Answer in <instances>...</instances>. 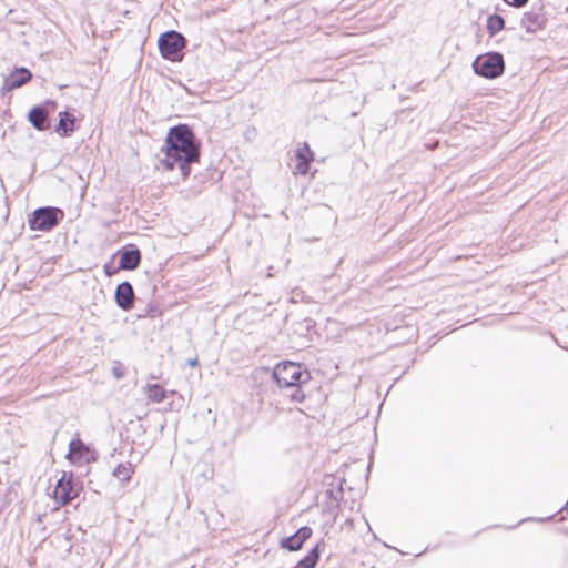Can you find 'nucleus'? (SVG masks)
I'll list each match as a JSON object with an SVG mask.
<instances>
[{"mask_svg":"<svg viewBox=\"0 0 568 568\" xmlns=\"http://www.w3.org/2000/svg\"><path fill=\"white\" fill-rule=\"evenodd\" d=\"M163 150V166L169 171L178 166L184 180L191 174V164L200 162L201 144L187 124H178L169 129Z\"/></svg>","mask_w":568,"mask_h":568,"instance_id":"nucleus-1","label":"nucleus"},{"mask_svg":"<svg viewBox=\"0 0 568 568\" xmlns=\"http://www.w3.org/2000/svg\"><path fill=\"white\" fill-rule=\"evenodd\" d=\"M272 376L284 397L293 403L305 400L304 386L311 381V373L302 364L291 361L281 362L274 367Z\"/></svg>","mask_w":568,"mask_h":568,"instance_id":"nucleus-2","label":"nucleus"},{"mask_svg":"<svg viewBox=\"0 0 568 568\" xmlns=\"http://www.w3.org/2000/svg\"><path fill=\"white\" fill-rule=\"evenodd\" d=\"M471 67L475 74L488 80L501 77L506 68L504 55L497 51H490L477 55L473 61Z\"/></svg>","mask_w":568,"mask_h":568,"instance_id":"nucleus-3","label":"nucleus"},{"mask_svg":"<svg viewBox=\"0 0 568 568\" xmlns=\"http://www.w3.org/2000/svg\"><path fill=\"white\" fill-rule=\"evenodd\" d=\"M64 219V211L57 206L36 209L28 219L31 231L50 232Z\"/></svg>","mask_w":568,"mask_h":568,"instance_id":"nucleus-4","label":"nucleus"},{"mask_svg":"<svg viewBox=\"0 0 568 568\" xmlns=\"http://www.w3.org/2000/svg\"><path fill=\"white\" fill-rule=\"evenodd\" d=\"M186 45L185 37L175 30L163 32L158 40L159 51L163 59L180 62L183 59V49Z\"/></svg>","mask_w":568,"mask_h":568,"instance_id":"nucleus-5","label":"nucleus"},{"mask_svg":"<svg viewBox=\"0 0 568 568\" xmlns=\"http://www.w3.org/2000/svg\"><path fill=\"white\" fill-rule=\"evenodd\" d=\"M78 494L79 487L74 483L73 474L64 471L55 485L53 498L64 506L77 498Z\"/></svg>","mask_w":568,"mask_h":568,"instance_id":"nucleus-6","label":"nucleus"},{"mask_svg":"<svg viewBox=\"0 0 568 568\" xmlns=\"http://www.w3.org/2000/svg\"><path fill=\"white\" fill-rule=\"evenodd\" d=\"M57 103L53 100H47L45 103L34 105L28 113V120L38 131H45L50 128L49 114L53 111Z\"/></svg>","mask_w":568,"mask_h":568,"instance_id":"nucleus-7","label":"nucleus"},{"mask_svg":"<svg viewBox=\"0 0 568 568\" xmlns=\"http://www.w3.org/2000/svg\"><path fill=\"white\" fill-rule=\"evenodd\" d=\"M119 268L134 271L141 263V252L135 244H126L118 251Z\"/></svg>","mask_w":568,"mask_h":568,"instance_id":"nucleus-8","label":"nucleus"},{"mask_svg":"<svg viewBox=\"0 0 568 568\" xmlns=\"http://www.w3.org/2000/svg\"><path fill=\"white\" fill-rule=\"evenodd\" d=\"M547 22V17L542 12V8L531 9L528 12H525L521 20L520 26L529 33H535L538 30L545 28Z\"/></svg>","mask_w":568,"mask_h":568,"instance_id":"nucleus-9","label":"nucleus"},{"mask_svg":"<svg viewBox=\"0 0 568 568\" xmlns=\"http://www.w3.org/2000/svg\"><path fill=\"white\" fill-rule=\"evenodd\" d=\"M134 290L130 282L120 283L114 293L116 305L123 311H130L134 306Z\"/></svg>","mask_w":568,"mask_h":568,"instance_id":"nucleus-10","label":"nucleus"},{"mask_svg":"<svg viewBox=\"0 0 568 568\" xmlns=\"http://www.w3.org/2000/svg\"><path fill=\"white\" fill-rule=\"evenodd\" d=\"M312 536V528L303 526L295 534L281 540V547L288 551H296L302 548L303 544Z\"/></svg>","mask_w":568,"mask_h":568,"instance_id":"nucleus-11","label":"nucleus"},{"mask_svg":"<svg viewBox=\"0 0 568 568\" xmlns=\"http://www.w3.org/2000/svg\"><path fill=\"white\" fill-rule=\"evenodd\" d=\"M32 73L27 68H16L9 75L4 78L2 90L11 91L18 89L29 82Z\"/></svg>","mask_w":568,"mask_h":568,"instance_id":"nucleus-12","label":"nucleus"},{"mask_svg":"<svg viewBox=\"0 0 568 568\" xmlns=\"http://www.w3.org/2000/svg\"><path fill=\"white\" fill-rule=\"evenodd\" d=\"M75 118L73 114L69 113L68 111L59 112V122L55 126V131L61 136H70L74 130H75Z\"/></svg>","mask_w":568,"mask_h":568,"instance_id":"nucleus-13","label":"nucleus"},{"mask_svg":"<svg viewBox=\"0 0 568 568\" xmlns=\"http://www.w3.org/2000/svg\"><path fill=\"white\" fill-rule=\"evenodd\" d=\"M296 171L301 174H306L310 170L311 162L313 161V152L307 144L296 151Z\"/></svg>","mask_w":568,"mask_h":568,"instance_id":"nucleus-14","label":"nucleus"},{"mask_svg":"<svg viewBox=\"0 0 568 568\" xmlns=\"http://www.w3.org/2000/svg\"><path fill=\"white\" fill-rule=\"evenodd\" d=\"M321 556L320 544L315 545L308 554L300 559L295 568H315Z\"/></svg>","mask_w":568,"mask_h":568,"instance_id":"nucleus-15","label":"nucleus"},{"mask_svg":"<svg viewBox=\"0 0 568 568\" xmlns=\"http://www.w3.org/2000/svg\"><path fill=\"white\" fill-rule=\"evenodd\" d=\"M88 452V447L80 438H74L69 444L67 458L70 460L81 459Z\"/></svg>","mask_w":568,"mask_h":568,"instance_id":"nucleus-16","label":"nucleus"},{"mask_svg":"<svg viewBox=\"0 0 568 568\" xmlns=\"http://www.w3.org/2000/svg\"><path fill=\"white\" fill-rule=\"evenodd\" d=\"M504 28H505V19L501 16L494 13L487 18L486 29L490 37L496 36Z\"/></svg>","mask_w":568,"mask_h":568,"instance_id":"nucleus-17","label":"nucleus"},{"mask_svg":"<svg viewBox=\"0 0 568 568\" xmlns=\"http://www.w3.org/2000/svg\"><path fill=\"white\" fill-rule=\"evenodd\" d=\"M325 497L327 499V508L335 509L339 507V500L343 498V487L342 483L337 488H329L325 491Z\"/></svg>","mask_w":568,"mask_h":568,"instance_id":"nucleus-18","label":"nucleus"},{"mask_svg":"<svg viewBox=\"0 0 568 568\" xmlns=\"http://www.w3.org/2000/svg\"><path fill=\"white\" fill-rule=\"evenodd\" d=\"M146 395L150 400L162 403L166 398V390L159 384H148Z\"/></svg>","mask_w":568,"mask_h":568,"instance_id":"nucleus-19","label":"nucleus"},{"mask_svg":"<svg viewBox=\"0 0 568 568\" xmlns=\"http://www.w3.org/2000/svg\"><path fill=\"white\" fill-rule=\"evenodd\" d=\"M112 474L121 481H129L133 474V466L131 463L119 464Z\"/></svg>","mask_w":568,"mask_h":568,"instance_id":"nucleus-20","label":"nucleus"},{"mask_svg":"<svg viewBox=\"0 0 568 568\" xmlns=\"http://www.w3.org/2000/svg\"><path fill=\"white\" fill-rule=\"evenodd\" d=\"M112 374L116 379H121L124 376V371L120 365L112 367Z\"/></svg>","mask_w":568,"mask_h":568,"instance_id":"nucleus-21","label":"nucleus"},{"mask_svg":"<svg viewBox=\"0 0 568 568\" xmlns=\"http://www.w3.org/2000/svg\"><path fill=\"white\" fill-rule=\"evenodd\" d=\"M506 3L515 7V8H521L524 7L529 0H504Z\"/></svg>","mask_w":568,"mask_h":568,"instance_id":"nucleus-22","label":"nucleus"},{"mask_svg":"<svg viewBox=\"0 0 568 568\" xmlns=\"http://www.w3.org/2000/svg\"><path fill=\"white\" fill-rule=\"evenodd\" d=\"M187 364L192 367L196 366L197 365V358H192V359H189L187 361Z\"/></svg>","mask_w":568,"mask_h":568,"instance_id":"nucleus-23","label":"nucleus"},{"mask_svg":"<svg viewBox=\"0 0 568 568\" xmlns=\"http://www.w3.org/2000/svg\"><path fill=\"white\" fill-rule=\"evenodd\" d=\"M44 517H45V514H39V515L37 516V521H38V523H42Z\"/></svg>","mask_w":568,"mask_h":568,"instance_id":"nucleus-24","label":"nucleus"}]
</instances>
